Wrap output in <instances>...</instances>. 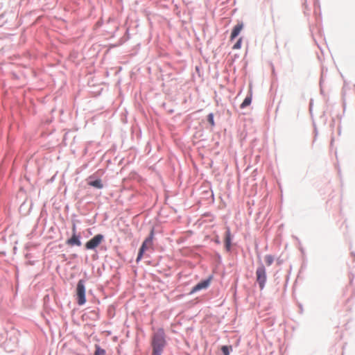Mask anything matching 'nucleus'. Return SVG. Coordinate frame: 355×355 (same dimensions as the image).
<instances>
[{"instance_id":"f257e3e1","label":"nucleus","mask_w":355,"mask_h":355,"mask_svg":"<svg viewBox=\"0 0 355 355\" xmlns=\"http://www.w3.org/2000/svg\"><path fill=\"white\" fill-rule=\"evenodd\" d=\"M166 345L165 334L162 329L155 331L152 337L151 345L153 347L152 355H161Z\"/></svg>"},{"instance_id":"f03ea898","label":"nucleus","mask_w":355,"mask_h":355,"mask_svg":"<svg viewBox=\"0 0 355 355\" xmlns=\"http://www.w3.org/2000/svg\"><path fill=\"white\" fill-rule=\"evenodd\" d=\"M153 239H154V230L153 229L150 231L149 236L143 242V243L139 250V253H138L137 260H136L137 262H139L142 259L143 254L145 252V251L148 250V249L153 248Z\"/></svg>"},{"instance_id":"7ed1b4c3","label":"nucleus","mask_w":355,"mask_h":355,"mask_svg":"<svg viewBox=\"0 0 355 355\" xmlns=\"http://www.w3.org/2000/svg\"><path fill=\"white\" fill-rule=\"evenodd\" d=\"M77 302L79 305H83L86 302L85 298V286L83 280L80 279L78 282L76 286Z\"/></svg>"},{"instance_id":"20e7f679","label":"nucleus","mask_w":355,"mask_h":355,"mask_svg":"<svg viewBox=\"0 0 355 355\" xmlns=\"http://www.w3.org/2000/svg\"><path fill=\"white\" fill-rule=\"evenodd\" d=\"M257 282L261 289H263L266 282V271L263 265L259 266L256 270Z\"/></svg>"},{"instance_id":"39448f33","label":"nucleus","mask_w":355,"mask_h":355,"mask_svg":"<svg viewBox=\"0 0 355 355\" xmlns=\"http://www.w3.org/2000/svg\"><path fill=\"white\" fill-rule=\"evenodd\" d=\"M103 238L102 234H96L85 243V248L87 250L95 249L103 241Z\"/></svg>"},{"instance_id":"423d86ee","label":"nucleus","mask_w":355,"mask_h":355,"mask_svg":"<svg viewBox=\"0 0 355 355\" xmlns=\"http://www.w3.org/2000/svg\"><path fill=\"white\" fill-rule=\"evenodd\" d=\"M210 282H211V278H209L207 279H205V280H203V281L199 282L192 288L190 293H196L200 290L205 289V288H208V286L210 284Z\"/></svg>"},{"instance_id":"0eeeda50","label":"nucleus","mask_w":355,"mask_h":355,"mask_svg":"<svg viewBox=\"0 0 355 355\" xmlns=\"http://www.w3.org/2000/svg\"><path fill=\"white\" fill-rule=\"evenodd\" d=\"M243 28V24L242 22L238 23L232 29V31L230 35V41H232L234 40L241 33Z\"/></svg>"},{"instance_id":"6e6552de","label":"nucleus","mask_w":355,"mask_h":355,"mask_svg":"<svg viewBox=\"0 0 355 355\" xmlns=\"http://www.w3.org/2000/svg\"><path fill=\"white\" fill-rule=\"evenodd\" d=\"M231 241H232V235L230 232V227H226V232L225 235V248L227 251L230 250L231 248Z\"/></svg>"},{"instance_id":"1a4fd4ad","label":"nucleus","mask_w":355,"mask_h":355,"mask_svg":"<svg viewBox=\"0 0 355 355\" xmlns=\"http://www.w3.org/2000/svg\"><path fill=\"white\" fill-rule=\"evenodd\" d=\"M67 244L71 246H80L81 242L80 241V236H77L76 234H73L72 236L67 241Z\"/></svg>"},{"instance_id":"9d476101","label":"nucleus","mask_w":355,"mask_h":355,"mask_svg":"<svg viewBox=\"0 0 355 355\" xmlns=\"http://www.w3.org/2000/svg\"><path fill=\"white\" fill-rule=\"evenodd\" d=\"M88 184L97 189H102L103 187V184L100 179L96 180L94 181H90L88 182Z\"/></svg>"},{"instance_id":"9b49d317","label":"nucleus","mask_w":355,"mask_h":355,"mask_svg":"<svg viewBox=\"0 0 355 355\" xmlns=\"http://www.w3.org/2000/svg\"><path fill=\"white\" fill-rule=\"evenodd\" d=\"M252 102V94H250L249 96H246V98L244 99L243 102L241 104V108H245V107L250 105Z\"/></svg>"},{"instance_id":"f8f14e48","label":"nucleus","mask_w":355,"mask_h":355,"mask_svg":"<svg viewBox=\"0 0 355 355\" xmlns=\"http://www.w3.org/2000/svg\"><path fill=\"white\" fill-rule=\"evenodd\" d=\"M105 350L102 349L99 345H95V352L94 355H105Z\"/></svg>"},{"instance_id":"ddd939ff","label":"nucleus","mask_w":355,"mask_h":355,"mask_svg":"<svg viewBox=\"0 0 355 355\" xmlns=\"http://www.w3.org/2000/svg\"><path fill=\"white\" fill-rule=\"evenodd\" d=\"M264 259L267 266H270L274 261V257L270 254L266 255Z\"/></svg>"},{"instance_id":"4468645a","label":"nucleus","mask_w":355,"mask_h":355,"mask_svg":"<svg viewBox=\"0 0 355 355\" xmlns=\"http://www.w3.org/2000/svg\"><path fill=\"white\" fill-rule=\"evenodd\" d=\"M242 40H243L242 37H240L237 40V42L234 44L232 49L234 50L240 49L241 47Z\"/></svg>"},{"instance_id":"2eb2a0df","label":"nucleus","mask_w":355,"mask_h":355,"mask_svg":"<svg viewBox=\"0 0 355 355\" xmlns=\"http://www.w3.org/2000/svg\"><path fill=\"white\" fill-rule=\"evenodd\" d=\"M207 120L211 126H214V114L212 113L209 114L207 116Z\"/></svg>"},{"instance_id":"dca6fc26","label":"nucleus","mask_w":355,"mask_h":355,"mask_svg":"<svg viewBox=\"0 0 355 355\" xmlns=\"http://www.w3.org/2000/svg\"><path fill=\"white\" fill-rule=\"evenodd\" d=\"M221 350L224 355H230V350L227 346H223Z\"/></svg>"},{"instance_id":"f3484780","label":"nucleus","mask_w":355,"mask_h":355,"mask_svg":"<svg viewBox=\"0 0 355 355\" xmlns=\"http://www.w3.org/2000/svg\"><path fill=\"white\" fill-rule=\"evenodd\" d=\"M72 232H73V234H76V226L75 224L73 225Z\"/></svg>"}]
</instances>
